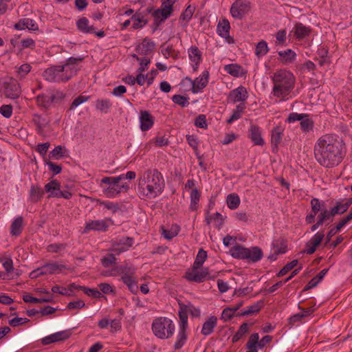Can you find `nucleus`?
<instances>
[{
	"mask_svg": "<svg viewBox=\"0 0 352 352\" xmlns=\"http://www.w3.org/2000/svg\"><path fill=\"white\" fill-rule=\"evenodd\" d=\"M344 143L338 135L324 134L316 142L314 152L316 161L325 168L338 166L342 160Z\"/></svg>",
	"mask_w": 352,
	"mask_h": 352,
	"instance_id": "nucleus-1",
	"label": "nucleus"
},
{
	"mask_svg": "<svg viewBox=\"0 0 352 352\" xmlns=\"http://www.w3.org/2000/svg\"><path fill=\"white\" fill-rule=\"evenodd\" d=\"M273 87L271 95L280 102L289 100L294 89L296 78L292 72L287 69H278L271 77Z\"/></svg>",
	"mask_w": 352,
	"mask_h": 352,
	"instance_id": "nucleus-2",
	"label": "nucleus"
},
{
	"mask_svg": "<svg viewBox=\"0 0 352 352\" xmlns=\"http://www.w3.org/2000/svg\"><path fill=\"white\" fill-rule=\"evenodd\" d=\"M164 180L157 170H148L143 173L138 180L140 193L148 199H154L162 192Z\"/></svg>",
	"mask_w": 352,
	"mask_h": 352,
	"instance_id": "nucleus-3",
	"label": "nucleus"
},
{
	"mask_svg": "<svg viewBox=\"0 0 352 352\" xmlns=\"http://www.w3.org/2000/svg\"><path fill=\"white\" fill-rule=\"evenodd\" d=\"M136 268L131 265L125 264L112 269L110 272L106 271L103 273L105 276H120L121 280L127 286L129 289L133 294L138 290V280L135 276Z\"/></svg>",
	"mask_w": 352,
	"mask_h": 352,
	"instance_id": "nucleus-4",
	"label": "nucleus"
},
{
	"mask_svg": "<svg viewBox=\"0 0 352 352\" xmlns=\"http://www.w3.org/2000/svg\"><path fill=\"white\" fill-rule=\"evenodd\" d=\"M100 186L104 195L109 198L116 197L129 188V183L121 182L118 176L103 177L100 180Z\"/></svg>",
	"mask_w": 352,
	"mask_h": 352,
	"instance_id": "nucleus-5",
	"label": "nucleus"
},
{
	"mask_svg": "<svg viewBox=\"0 0 352 352\" xmlns=\"http://www.w3.org/2000/svg\"><path fill=\"white\" fill-rule=\"evenodd\" d=\"M153 334L160 339L165 340L172 337L175 326L173 321L167 317H158L153 320L151 324Z\"/></svg>",
	"mask_w": 352,
	"mask_h": 352,
	"instance_id": "nucleus-6",
	"label": "nucleus"
},
{
	"mask_svg": "<svg viewBox=\"0 0 352 352\" xmlns=\"http://www.w3.org/2000/svg\"><path fill=\"white\" fill-rule=\"evenodd\" d=\"M230 254L233 258L248 260L252 262H257L263 257L262 250L259 248H247L238 244L230 248Z\"/></svg>",
	"mask_w": 352,
	"mask_h": 352,
	"instance_id": "nucleus-7",
	"label": "nucleus"
},
{
	"mask_svg": "<svg viewBox=\"0 0 352 352\" xmlns=\"http://www.w3.org/2000/svg\"><path fill=\"white\" fill-rule=\"evenodd\" d=\"M218 272H212L208 268H195L188 270L185 274V278L191 282L202 283L206 280H214L218 276Z\"/></svg>",
	"mask_w": 352,
	"mask_h": 352,
	"instance_id": "nucleus-8",
	"label": "nucleus"
},
{
	"mask_svg": "<svg viewBox=\"0 0 352 352\" xmlns=\"http://www.w3.org/2000/svg\"><path fill=\"white\" fill-rule=\"evenodd\" d=\"M251 3L249 1L238 0L234 2L230 9V12L234 19L241 20L249 12Z\"/></svg>",
	"mask_w": 352,
	"mask_h": 352,
	"instance_id": "nucleus-9",
	"label": "nucleus"
},
{
	"mask_svg": "<svg viewBox=\"0 0 352 352\" xmlns=\"http://www.w3.org/2000/svg\"><path fill=\"white\" fill-rule=\"evenodd\" d=\"M113 223V221L110 218H104L103 219L90 220L86 222L84 228V233L89 232L98 231L105 232L108 228Z\"/></svg>",
	"mask_w": 352,
	"mask_h": 352,
	"instance_id": "nucleus-10",
	"label": "nucleus"
},
{
	"mask_svg": "<svg viewBox=\"0 0 352 352\" xmlns=\"http://www.w3.org/2000/svg\"><path fill=\"white\" fill-rule=\"evenodd\" d=\"M82 60V58L71 57L67 60L63 65H60L65 77V80H69L77 74L80 69L79 63Z\"/></svg>",
	"mask_w": 352,
	"mask_h": 352,
	"instance_id": "nucleus-11",
	"label": "nucleus"
},
{
	"mask_svg": "<svg viewBox=\"0 0 352 352\" xmlns=\"http://www.w3.org/2000/svg\"><path fill=\"white\" fill-rule=\"evenodd\" d=\"M210 74L208 70H204L202 73L197 77L195 80L186 78V80H188L192 86V92L193 94H198L208 85L209 81Z\"/></svg>",
	"mask_w": 352,
	"mask_h": 352,
	"instance_id": "nucleus-12",
	"label": "nucleus"
},
{
	"mask_svg": "<svg viewBox=\"0 0 352 352\" xmlns=\"http://www.w3.org/2000/svg\"><path fill=\"white\" fill-rule=\"evenodd\" d=\"M179 309L178 311L179 320L188 322V314H190L192 317H199L200 316L199 309L195 307L192 304L179 303Z\"/></svg>",
	"mask_w": 352,
	"mask_h": 352,
	"instance_id": "nucleus-13",
	"label": "nucleus"
},
{
	"mask_svg": "<svg viewBox=\"0 0 352 352\" xmlns=\"http://www.w3.org/2000/svg\"><path fill=\"white\" fill-rule=\"evenodd\" d=\"M3 93L7 98L11 99L17 98L21 94V89L18 82L12 78H9L5 81Z\"/></svg>",
	"mask_w": 352,
	"mask_h": 352,
	"instance_id": "nucleus-14",
	"label": "nucleus"
},
{
	"mask_svg": "<svg viewBox=\"0 0 352 352\" xmlns=\"http://www.w3.org/2000/svg\"><path fill=\"white\" fill-rule=\"evenodd\" d=\"M188 324H186L185 321H178V331L174 344L175 349H181L186 342L188 339Z\"/></svg>",
	"mask_w": 352,
	"mask_h": 352,
	"instance_id": "nucleus-15",
	"label": "nucleus"
},
{
	"mask_svg": "<svg viewBox=\"0 0 352 352\" xmlns=\"http://www.w3.org/2000/svg\"><path fill=\"white\" fill-rule=\"evenodd\" d=\"M43 77L50 82L65 81L60 65L53 66L46 69L43 72Z\"/></svg>",
	"mask_w": 352,
	"mask_h": 352,
	"instance_id": "nucleus-16",
	"label": "nucleus"
},
{
	"mask_svg": "<svg viewBox=\"0 0 352 352\" xmlns=\"http://www.w3.org/2000/svg\"><path fill=\"white\" fill-rule=\"evenodd\" d=\"M188 56L193 72H197L200 64L203 61L202 52L197 46L192 45L188 50Z\"/></svg>",
	"mask_w": 352,
	"mask_h": 352,
	"instance_id": "nucleus-17",
	"label": "nucleus"
},
{
	"mask_svg": "<svg viewBox=\"0 0 352 352\" xmlns=\"http://www.w3.org/2000/svg\"><path fill=\"white\" fill-rule=\"evenodd\" d=\"M139 120L140 129L142 131H147L153 127L155 118L148 111L144 110L140 112Z\"/></svg>",
	"mask_w": 352,
	"mask_h": 352,
	"instance_id": "nucleus-18",
	"label": "nucleus"
},
{
	"mask_svg": "<svg viewBox=\"0 0 352 352\" xmlns=\"http://www.w3.org/2000/svg\"><path fill=\"white\" fill-rule=\"evenodd\" d=\"M248 97V94L245 87L240 86L232 90L228 96V100L232 103L238 102H245Z\"/></svg>",
	"mask_w": 352,
	"mask_h": 352,
	"instance_id": "nucleus-19",
	"label": "nucleus"
},
{
	"mask_svg": "<svg viewBox=\"0 0 352 352\" xmlns=\"http://www.w3.org/2000/svg\"><path fill=\"white\" fill-rule=\"evenodd\" d=\"M133 244V240L129 237H122L119 241L115 242L112 246V251L120 254L127 251Z\"/></svg>",
	"mask_w": 352,
	"mask_h": 352,
	"instance_id": "nucleus-20",
	"label": "nucleus"
},
{
	"mask_svg": "<svg viewBox=\"0 0 352 352\" xmlns=\"http://www.w3.org/2000/svg\"><path fill=\"white\" fill-rule=\"evenodd\" d=\"M173 1L172 0H165L163 1L160 9L155 12V16L160 21L166 20L173 11Z\"/></svg>",
	"mask_w": 352,
	"mask_h": 352,
	"instance_id": "nucleus-21",
	"label": "nucleus"
},
{
	"mask_svg": "<svg viewBox=\"0 0 352 352\" xmlns=\"http://www.w3.org/2000/svg\"><path fill=\"white\" fill-rule=\"evenodd\" d=\"M14 28L17 30L28 29L29 30L36 31L38 30V25L34 20L24 18L20 19L16 23H15Z\"/></svg>",
	"mask_w": 352,
	"mask_h": 352,
	"instance_id": "nucleus-22",
	"label": "nucleus"
},
{
	"mask_svg": "<svg viewBox=\"0 0 352 352\" xmlns=\"http://www.w3.org/2000/svg\"><path fill=\"white\" fill-rule=\"evenodd\" d=\"M324 238V234L321 232H317L312 238L307 243L305 252L311 254L315 252L318 246L321 243Z\"/></svg>",
	"mask_w": 352,
	"mask_h": 352,
	"instance_id": "nucleus-23",
	"label": "nucleus"
},
{
	"mask_svg": "<svg viewBox=\"0 0 352 352\" xmlns=\"http://www.w3.org/2000/svg\"><path fill=\"white\" fill-rule=\"evenodd\" d=\"M272 251L275 255L285 254L287 251V241L282 237L274 239L272 243Z\"/></svg>",
	"mask_w": 352,
	"mask_h": 352,
	"instance_id": "nucleus-24",
	"label": "nucleus"
},
{
	"mask_svg": "<svg viewBox=\"0 0 352 352\" xmlns=\"http://www.w3.org/2000/svg\"><path fill=\"white\" fill-rule=\"evenodd\" d=\"M60 190V184L56 179L52 180L45 185V191L48 193V197H58Z\"/></svg>",
	"mask_w": 352,
	"mask_h": 352,
	"instance_id": "nucleus-25",
	"label": "nucleus"
},
{
	"mask_svg": "<svg viewBox=\"0 0 352 352\" xmlns=\"http://www.w3.org/2000/svg\"><path fill=\"white\" fill-rule=\"evenodd\" d=\"M154 47V43L151 39L145 38L141 43L137 45L136 50L139 54L147 55L153 51Z\"/></svg>",
	"mask_w": 352,
	"mask_h": 352,
	"instance_id": "nucleus-26",
	"label": "nucleus"
},
{
	"mask_svg": "<svg viewBox=\"0 0 352 352\" xmlns=\"http://www.w3.org/2000/svg\"><path fill=\"white\" fill-rule=\"evenodd\" d=\"M23 218L19 216L13 219L10 225V234L12 236H19L23 230Z\"/></svg>",
	"mask_w": 352,
	"mask_h": 352,
	"instance_id": "nucleus-27",
	"label": "nucleus"
},
{
	"mask_svg": "<svg viewBox=\"0 0 352 352\" xmlns=\"http://www.w3.org/2000/svg\"><path fill=\"white\" fill-rule=\"evenodd\" d=\"M249 132V137L255 145L263 146L264 144V140L261 137V132L258 126L252 124Z\"/></svg>",
	"mask_w": 352,
	"mask_h": 352,
	"instance_id": "nucleus-28",
	"label": "nucleus"
},
{
	"mask_svg": "<svg viewBox=\"0 0 352 352\" xmlns=\"http://www.w3.org/2000/svg\"><path fill=\"white\" fill-rule=\"evenodd\" d=\"M65 266L57 263H47L41 267V273L43 275L58 274L65 269Z\"/></svg>",
	"mask_w": 352,
	"mask_h": 352,
	"instance_id": "nucleus-29",
	"label": "nucleus"
},
{
	"mask_svg": "<svg viewBox=\"0 0 352 352\" xmlns=\"http://www.w3.org/2000/svg\"><path fill=\"white\" fill-rule=\"evenodd\" d=\"M69 337V334L66 331H59L52 333L48 336H46L42 339V343L43 344H50L54 342L61 341L67 339Z\"/></svg>",
	"mask_w": 352,
	"mask_h": 352,
	"instance_id": "nucleus-30",
	"label": "nucleus"
},
{
	"mask_svg": "<svg viewBox=\"0 0 352 352\" xmlns=\"http://www.w3.org/2000/svg\"><path fill=\"white\" fill-rule=\"evenodd\" d=\"M230 25L226 19H222L217 24V32L222 38H227L230 36Z\"/></svg>",
	"mask_w": 352,
	"mask_h": 352,
	"instance_id": "nucleus-31",
	"label": "nucleus"
},
{
	"mask_svg": "<svg viewBox=\"0 0 352 352\" xmlns=\"http://www.w3.org/2000/svg\"><path fill=\"white\" fill-rule=\"evenodd\" d=\"M217 318L215 316H210L204 324L201 329V333L204 336L211 334L217 326Z\"/></svg>",
	"mask_w": 352,
	"mask_h": 352,
	"instance_id": "nucleus-32",
	"label": "nucleus"
},
{
	"mask_svg": "<svg viewBox=\"0 0 352 352\" xmlns=\"http://www.w3.org/2000/svg\"><path fill=\"white\" fill-rule=\"evenodd\" d=\"M78 29L84 33L94 34L95 33V29L93 26L89 25V20L85 17H82L78 19L76 22Z\"/></svg>",
	"mask_w": 352,
	"mask_h": 352,
	"instance_id": "nucleus-33",
	"label": "nucleus"
},
{
	"mask_svg": "<svg viewBox=\"0 0 352 352\" xmlns=\"http://www.w3.org/2000/svg\"><path fill=\"white\" fill-rule=\"evenodd\" d=\"M224 71L234 77H241L244 74L243 69L237 64H229L224 66Z\"/></svg>",
	"mask_w": 352,
	"mask_h": 352,
	"instance_id": "nucleus-34",
	"label": "nucleus"
},
{
	"mask_svg": "<svg viewBox=\"0 0 352 352\" xmlns=\"http://www.w3.org/2000/svg\"><path fill=\"white\" fill-rule=\"evenodd\" d=\"M179 232V226L177 224H172L168 228H162V234L168 240H170L176 236Z\"/></svg>",
	"mask_w": 352,
	"mask_h": 352,
	"instance_id": "nucleus-35",
	"label": "nucleus"
},
{
	"mask_svg": "<svg viewBox=\"0 0 352 352\" xmlns=\"http://www.w3.org/2000/svg\"><path fill=\"white\" fill-rule=\"evenodd\" d=\"M258 340H259V335L257 333H252L247 343H246V348L247 351L246 352H258L257 346L258 347Z\"/></svg>",
	"mask_w": 352,
	"mask_h": 352,
	"instance_id": "nucleus-36",
	"label": "nucleus"
},
{
	"mask_svg": "<svg viewBox=\"0 0 352 352\" xmlns=\"http://www.w3.org/2000/svg\"><path fill=\"white\" fill-rule=\"evenodd\" d=\"M132 28L140 29L144 27L147 23L144 16L141 13H135L131 16Z\"/></svg>",
	"mask_w": 352,
	"mask_h": 352,
	"instance_id": "nucleus-37",
	"label": "nucleus"
},
{
	"mask_svg": "<svg viewBox=\"0 0 352 352\" xmlns=\"http://www.w3.org/2000/svg\"><path fill=\"white\" fill-rule=\"evenodd\" d=\"M270 48L268 45L265 41H259L255 47V55L256 56L260 59L264 57L269 52Z\"/></svg>",
	"mask_w": 352,
	"mask_h": 352,
	"instance_id": "nucleus-38",
	"label": "nucleus"
},
{
	"mask_svg": "<svg viewBox=\"0 0 352 352\" xmlns=\"http://www.w3.org/2000/svg\"><path fill=\"white\" fill-rule=\"evenodd\" d=\"M56 100V96L52 95L41 94L36 97L38 105L45 108L48 107Z\"/></svg>",
	"mask_w": 352,
	"mask_h": 352,
	"instance_id": "nucleus-39",
	"label": "nucleus"
},
{
	"mask_svg": "<svg viewBox=\"0 0 352 352\" xmlns=\"http://www.w3.org/2000/svg\"><path fill=\"white\" fill-rule=\"evenodd\" d=\"M283 134V129L277 126L274 127L272 131L271 141L272 144L277 147L281 142Z\"/></svg>",
	"mask_w": 352,
	"mask_h": 352,
	"instance_id": "nucleus-40",
	"label": "nucleus"
},
{
	"mask_svg": "<svg viewBox=\"0 0 352 352\" xmlns=\"http://www.w3.org/2000/svg\"><path fill=\"white\" fill-rule=\"evenodd\" d=\"M245 109L243 103L236 105V108L233 110V113L230 118L227 120L228 124H232L234 121L240 119Z\"/></svg>",
	"mask_w": 352,
	"mask_h": 352,
	"instance_id": "nucleus-41",
	"label": "nucleus"
},
{
	"mask_svg": "<svg viewBox=\"0 0 352 352\" xmlns=\"http://www.w3.org/2000/svg\"><path fill=\"white\" fill-rule=\"evenodd\" d=\"M226 203L230 209L235 210L239 206L241 199L237 194L232 193L227 196Z\"/></svg>",
	"mask_w": 352,
	"mask_h": 352,
	"instance_id": "nucleus-42",
	"label": "nucleus"
},
{
	"mask_svg": "<svg viewBox=\"0 0 352 352\" xmlns=\"http://www.w3.org/2000/svg\"><path fill=\"white\" fill-rule=\"evenodd\" d=\"M206 221L207 224L214 223V226L219 229L223 224V218L219 212H216L212 216L207 217Z\"/></svg>",
	"mask_w": 352,
	"mask_h": 352,
	"instance_id": "nucleus-43",
	"label": "nucleus"
},
{
	"mask_svg": "<svg viewBox=\"0 0 352 352\" xmlns=\"http://www.w3.org/2000/svg\"><path fill=\"white\" fill-rule=\"evenodd\" d=\"M263 302L262 301L257 302L249 307H247L246 309L243 310L239 315V316H249L258 313L262 306Z\"/></svg>",
	"mask_w": 352,
	"mask_h": 352,
	"instance_id": "nucleus-44",
	"label": "nucleus"
},
{
	"mask_svg": "<svg viewBox=\"0 0 352 352\" xmlns=\"http://www.w3.org/2000/svg\"><path fill=\"white\" fill-rule=\"evenodd\" d=\"M76 288L77 287L75 284L70 285L68 288L55 285L52 288V291L54 293H58L65 296H70Z\"/></svg>",
	"mask_w": 352,
	"mask_h": 352,
	"instance_id": "nucleus-45",
	"label": "nucleus"
},
{
	"mask_svg": "<svg viewBox=\"0 0 352 352\" xmlns=\"http://www.w3.org/2000/svg\"><path fill=\"white\" fill-rule=\"evenodd\" d=\"M208 257L207 252L203 249H199L193 263L192 267L201 268Z\"/></svg>",
	"mask_w": 352,
	"mask_h": 352,
	"instance_id": "nucleus-46",
	"label": "nucleus"
},
{
	"mask_svg": "<svg viewBox=\"0 0 352 352\" xmlns=\"http://www.w3.org/2000/svg\"><path fill=\"white\" fill-rule=\"evenodd\" d=\"M309 29L302 23H297L295 26L294 34L299 40L302 39L309 34Z\"/></svg>",
	"mask_w": 352,
	"mask_h": 352,
	"instance_id": "nucleus-47",
	"label": "nucleus"
},
{
	"mask_svg": "<svg viewBox=\"0 0 352 352\" xmlns=\"http://www.w3.org/2000/svg\"><path fill=\"white\" fill-rule=\"evenodd\" d=\"M300 128L304 133H309L313 130L314 121L309 118L307 114L300 121Z\"/></svg>",
	"mask_w": 352,
	"mask_h": 352,
	"instance_id": "nucleus-48",
	"label": "nucleus"
},
{
	"mask_svg": "<svg viewBox=\"0 0 352 352\" xmlns=\"http://www.w3.org/2000/svg\"><path fill=\"white\" fill-rule=\"evenodd\" d=\"M200 199V193L197 189H192L190 192V208L192 210H196L198 208V204Z\"/></svg>",
	"mask_w": 352,
	"mask_h": 352,
	"instance_id": "nucleus-49",
	"label": "nucleus"
},
{
	"mask_svg": "<svg viewBox=\"0 0 352 352\" xmlns=\"http://www.w3.org/2000/svg\"><path fill=\"white\" fill-rule=\"evenodd\" d=\"M112 104L109 99L98 100L96 102V107L100 111L107 113L111 108Z\"/></svg>",
	"mask_w": 352,
	"mask_h": 352,
	"instance_id": "nucleus-50",
	"label": "nucleus"
},
{
	"mask_svg": "<svg viewBox=\"0 0 352 352\" xmlns=\"http://www.w3.org/2000/svg\"><path fill=\"white\" fill-rule=\"evenodd\" d=\"M278 55L283 58L286 63H292L296 57V54L292 50L278 52Z\"/></svg>",
	"mask_w": 352,
	"mask_h": 352,
	"instance_id": "nucleus-51",
	"label": "nucleus"
},
{
	"mask_svg": "<svg viewBox=\"0 0 352 352\" xmlns=\"http://www.w3.org/2000/svg\"><path fill=\"white\" fill-rule=\"evenodd\" d=\"M43 191L41 188L32 186L30 192V199L33 202L38 201L43 197Z\"/></svg>",
	"mask_w": 352,
	"mask_h": 352,
	"instance_id": "nucleus-52",
	"label": "nucleus"
},
{
	"mask_svg": "<svg viewBox=\"0 0 352 352\" xmlns=\"http://www.w3.org/2000/svg\"><path fill=\"white\" fill-rule=\"evenodd\" d=\"M248 324L247 323L242 324L238 331L232 337V342H238L246 333L248 332Z\"/></svg>",
	"mask_w": 352,
	"mask_h": 352,
	"instance_id": "nucleus-53",
	"label": "nucleus"
},
{
	"mask_svg": "<svg viewBox=\"0 0 352 352\" xmlns=\"http://www.w3.org/2000/svg\"><path fill=\"white\" fill-rule=\"evenodd\" d=\"M67 152V149L65 147L58 145L56 146L50 153V155L54 159L58 160L62 158L65 153Z\"/></svg>",
	"mask_w": 352,
	"mask_h": 352,
	"instance_id": "nucleus-54",
	"label": "nucleus"
},
{
	"mask_svg": "<svg viewBox=\"0 0 352 352\" xmlns=\"http://www.w3.org/2000/svg\"><path fill=\"white\" fill-rule=\"evenodd\" d=\"M311 211L314 214H316L319 211H321L324 206V203L321 202L317 198H313L311 200Z\"/></svg>",
	"mask_w": 352,
	"mask_h": 352,
	"instance_id": "nucleus-55",
	"label": "nucleus"
},
{
	"mask_svg": "<svg viewBox=\"0 0 352 352\" xmlns=\"http://www.w3.org/2000/svg\"><path fill=\"white\" fill-rule=\"evenodd\" d=\"M236 312L232 307H226L222 311L221 319L223 321H228L236 315Z\"/></svg>",
	"mask_w": 352,
	"mask_h": 352,
	"instance_id": "nucleus-56",
	"label": "nucleus"
},
{
	"mask_svg": "<svg viewBox=\"0 0 352 352\" xmlns=\"http://www.w3.org/2000/svg\"><path fill=\"white\" fill-rule=\"evenodd\" d=\"M98 287L100 289V292L104 294H116V289L113 286L111 285L109 283H102L98 285Z\"/></svg>",
	"mask_w": 352,
	"mask_h": 352,
	"instance_id": "nucleus-57",
	"label": "nucleus"
},
{
	"mask_svg": "<svg viewBox=\"0 0 352 352\" xmlns=\"http://www.w3.org/2000/svg\"><path fill=\"white\" fill-rule=\"evenodd\" d=\"M195 12V8L189 6L186 8V9L182 13L180 16V19L183 20L186 22V23H188L190 20L191 19L192 14Z\"/></svg>",
	"mask_w": 352,
	"mask_h": 352,
	"instance_id": "nucleus-58",
	"label": "nucleus"
},
{
	"mask_svg": "<svg viewBox=\"0 0 352 352\" xmlns=\"http://www.w3.org/2000/svg\"><path fill=\"white\" fill-rule=\"evenodd\" d=\"M85 294L94 298H100L103 297L102 293L96 289H90L86 287H80Z\"/></svg>",
	"mask_w": 352,
	"mask_h": 352,
	"instance_id": "nucleus-59",
	"label": "nucleus"
},
{
	"mask_svg": "<svg viewBox=\"0 0 352 352\" xmlns=\"http://www.w3.org/2000/svg\"><path fill=\"white\" fill-rule=\"evenodd\" d=\"M333 217V212L331 210L323 208L318 216V221L319 224H322L325 221Z\"/></svg>",
	"mask_w": 352,
	"mask_h": 352,
	"instance_id": "nucleus-60",
	"label": "nucleus"
},
{
	"mask_svg": "<svg viewBox=\"0 0 352 352\" xmlns=\"http://www.w3.org/2000/svg\"><path fill=\"white\" fill-rule=\"evenodd\" d=\"M172 100L173 102L182 107H186L189 105L188 98L181 95H174L172 98Z\"/></svg>",
	"mask_w": 352,
	"mask_h": 352,
	"instance_id": "nucleus-61",
	"label": "nucleus"
},
{
	"mask_svg": "<svg viewBox=\"0 0 352 352\" xmlns=\"http://www.w3.org/2000/svg\"><path fill=\"white\" fill-rule=\"evenodd\" d=\"M0 263L7 273H10L13 270V261L10 257L0 258Z\"/></svg>",
	"mask_w": 352,
	"mask_h": 352,
	"instance_id": "nucleus-62",
	"label": "nucleus"
},
{
	"mask_svg": "<svg viewBox=\"0 0 352 352\" xmlns=\"http://www.w3.org/2000/svg\"><path fill=\"white\" fill-rule=\"evenodd\" d=\"M100 206H102L104 209L110 210L112 213H116L119 210L117 204L109 201H100Z\"/></svg>",
	"mask_w": 352,
	"mask_h": 352,
	"instance_id": "nucleus-63",
	"label": "nucleus"
},
{
	"mask_svg": "<svg viewBox=\"0 0 352 352\" xmlns=\"http://www.w3.org/2000/svg\"><path fill=\"white\" fill-rule=\"evenodd\" d=\"M115 255L112 253L107 254L102 259V264L104 267H109L116 263Z\"/></svg>",
	"mask_w": 352,
	"mask_h": 352,
	"instance_id": "nucleus-64",
	"label": "nucleus"
}]
</instances>
